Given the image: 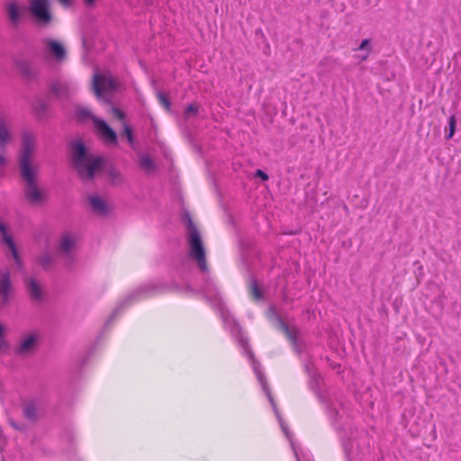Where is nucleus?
Segmentation results:
<instances>
[{"label": "nucleus", "instance_id": "4", "mask_svg": "<svg viewBox=\"0 0 461 461\" xmlns=\"http://www.w3.org/2000/svg\"><path fill=\"white\" fill-rule=\"evenodd\" d=\"M183 223L186 228V234L188 243L190 245V251L188 253V259H192L196 262L197 267L202 270V238L195 227L192 217L188 211L184 210L181 218Z\"/></svg>", "mask_w": 461, "mask_h": 461}, {"label": "nucleus", "instance_id": "22", "mask_svg": "<svg viewBox=\"0 0 461 461\" xmlns=\"http://www.w3.org/2000/svg\"><path fill=\"white\" fill-rule=\"evenodd\" d=\"M37 337L33 334L26 337L20 344V346L16 348V355H25L33 350L36 346Z\"/></svg>", "mask_w": 461, "mask_h": 461}, {"label": "nucleus", "instance_id": "39", "mask_svg": "<svg viewBox=\"0 0 461 461\" xmlns=\"http://www.w3.org/2000/svg\"><path fill=\"white\" fill-rule=\"evenodd\" d=\"M318 399V401L321 403V404H324L325 407H327V404H330L326 396L322 393V392L321 390L317 391V392H313Z\"/></svg>", "mask_w": 461, "mask_h": 461}, {"label": "nucleus", "instance_id": "24", "mask_svg": "<svg viewBox=\"0 0 461 461\" xmlns=\"http://www.w3.org/2000/svg\"><path fill=\"white\" fill-rule=\"evenodd\" d=\"M10 141L11 133L6 127L5 120L0 118V148L5 150Z\"/></svg>", "mask_w": 461, "mask_h": 461}, {"label": "nucleus", "instance_id": "38", "mask_svg": "<svg viewBox=\"0 0 461 461\" xmlns=\"http://www.w3.org/2000/svg\"><path fill=\"white\" fill-rule=\"evenodd\" d=\"M326 411L330 419H336V417L339 415V411L331 404H327Z\"/></svg>", "mask_w": 461, "mask_h": 461}, {"label": "nucleus", "instance_id": "13", "mask_svg": "<svg viewBox=\"0 0 461 461\" xmlns=\"http://www.w3.org/2000/svg\"><path fill=\"white\" fill-rule=\"evenodd\" d=\"M24 285L29 299L34 303H41L45 297V293L40 283L34 277L24 279Z\"/></svg>", "mask_w": 461, "mask_h": 461}, {"label": "nucleus", "instance_id": "26", "mask_svg": "<svg viewBox=\"0 0 461 461\" xmlns=\"http://www.w3.org/2000/svg\"><path fill=\"white\" fill-rule=\"evenodd\" d=\"M35 261L43 270L47 271L50 268L53 258L48 251H44L36 258Z\"/></svg>", "mask_w": 461, "mask_h": 461}, {"label": "nucleus", "instance_id": "10", "mask_svg": "<svg viewBox=\"0 0 461 461\" xmlns=\"http://www.w3.org/2000/svg\"><path fill=\"white\" fill-rule=\"evenodd\" d=\"M93 89L97 97H101L104 92L116 91L117 82L112 77L95 75L93 78Z\"/></svg>", "mask_w": 461, "mask_h": 461}, {"label": "nucleus", "instance_id": "14", "mask_svg": "<svg viewBox=\"0 0 461 461\" xmlns=\"http://www.w3.org/2000/svg\"><path fill=\"white\" fill-rule=\"evenodd\" d=\"M94 124L106 142L113 145L118 144V136L116 131L104 120L95 117Z\"/></svg>", "mask_w": 461, "mask_h": 461}, {"label": "nucleus", "instance_id": "2", "mask_svg": "<svg viewBox=\"0 0 461 461\" xmlns=\"http://www.w3.org/2000/svg\"><path fill=\"white\" fill-rule=\"evenodd\" d=\"M70 151L72 167L82 182L92 181L97 172L104 169L106 159L90 153L82 140L72 141Z\"/></svg>", "mask_w": 461, "mask_h": 461}, {"label": "nucleus", "instance_id": "8", "mask_svg": "<svg viewBox=\"0 0 461 461\" xmlns=\"http://www.w3.org/2000/svg\"><path fill=\"white\" fill-rule=\"evenodd\" d=\"M23 8L16 0L10 1L5 5L8 23L13 28H17L22 23L24 16Z\"/></svg>", "mask_w": 461, "mask_h": 461}, {"label": "nucleus", "instance_id": "7", "mask_svg": "<svg viewBox=\"0 0 461 461\" xmlns=\"http://www.w3.org/2000/svg\"><path fill=\"white\" fill-rule=\"evenodd\" d=\"M48 95L57 100H68L73 93L72 85L63 78H52L47 86Z\"/></svg>", "mask_w": 461, "mask_h": 461}, {"label": "nucleus", "instance_id": "49", "mask_svg": "<svg viewBox=\"0 0 461 461\" xmlns=\"http://www.w3.org/2000/svg\"><path fill=\"white\" fill-rule=\"evenodd\" d=\"M86 361H87V358L84 359V361H83V364H82V365H83V366H84V365H86Z\"/></svg>", "mask_w": 461, "mask_h": 461}, {"label": "nucleus", "instance_id": "37", "mask_svg": "<svg viewBox=\"0 0 461 461\" xmlns=\"http://www.w3.org/2000/svg\"><path fill=\"white\" fill-rule=\"evenodd\" d=\"M254 176L259 178L263 182L267 181L269 179L268 175L262 169H257L255 171Z\"/></svg>", "mask_w": 461, "mask_h": 461}, {"label": "nucleus", "instance_id": "27", "mask_svg": "<svg viewBox=\"0 0 461 461\" xmlns=\"http://www.w3.org/2000/svg\"><path fill=\"white\" fill-rule=\"evenodd\" d=\"M76 117L78 121H86L91 119L94 122V118L95 117L91 111L84 106H77L76 107Z\"/></svg>", "mask_w": 461, "mask_h": 461}, {"label": "nucleus", "instance_id": "15", "mask_svg": "<svg viewBox=\"0 0 461 461\" xmlns=\"http://www.w3.org/2000/svg\"><path fill=\"white\" fill-rule=\"evenodd\" d=\"M22 413L24 419L35 424L40 420L38 400L36 398L25 400L21 403Z\"/></svg>", "mask_w": 461, "mask_h": 461}, {"label": "nucleus", "instance_id": "12", "mask_svg": "<svg viewBox=\"0 0 461 461\" xmlns=\"http://www.w3.org/2000/svg\"><path fill=\"white\" fill-rule=\"evenodd\" d=\"M0 242L5 244L10 249L12 256L16 263V266L20 268L23 267V260L19 255L15 242L13 237L8 232V227L6 224L0 221Z\"/></svg>", "mask_w": 461, "mask_h": 461}, {"label": "nucleus", "instance_id": "28", "mask_svg": "<svg viewBox=\"0 0 461 461\" xmlns=\"http://www.w3.org/2000/svg\"><path fill=\"white\" fill-rule=\"evenodd\" d=\"M140 167L147 172L155 170L156 165L149 155H143L140 158Z\"/></svg>", "mask_w": 461, "mask_h": 461}, {"label": "nucleus", "instance_id": "34", "mask_svg": "<svg viewBox=\"0 0 461 461\" xmlns=\"http://www.w3.org/2000/svg\"><path fill=\"white\" fill-rule=\"evenodd\" d=\"M8 423L13 429H14L17 431L23 433H25L27 431L28 427L24 423H18L14 419H9Z\"/></svg>", "mask_w": 461, "mask_h": 461}, {"label": "nucleus", "instance_id": "18", "mask_svg": "<svg viewBox=\"0 0 461 461\" xmlns=\"http://www.w3.org/2000/svg\"><path fill=\"white\" fill-rule=\"evenodd\" d=\"M267 317L272 323V325L281 332L288 331V329L291 328L283 318L277 312L276 308L274 305H269L267 311Z\"/></svg>", "mask_w": 461, "mask_h": 461}, {"label": "nucleus", "instance_id": "44", "mask_svg": "<svg viewBox=\"0 0 461 461\" xmlns=\"http://www.w3.org/2000/svg\"><path fill=\"white\" fill-rule=\"evenodd\" d=\"M59 2L63 5V6H70L73 3V0H59Z\"/></svg>", "mask_w": 461, "mask_h": 461}, {"label": "nucleus", "instance_id": "9", "mask_svg": "<svg viewBox=\"0 0 461 461\" xmlns=\"http://www.w3.org/2000/svg\"><path fill=\"white\" fill-rule=\"evenodd\" d=\"M198 113V106L193 104H188V106L185 108V120L187 122L186 128L184 130V136L188 140V142L192 145L194 150H196L198 153L202 152L200 145L196 142L195 137H196V131H194L189 125V119L193 116L197 114Z\"/></svg>", "mask_w": 461, "mask_h": 461}, {"label": "nucleus", "instance_id": "40", "mask_svg": "<svg viewBox=\"0 0 461 461\" xmlns=\"http://www.w3.org/2000/svg\"><path fill=\"white\" fill-rule=\"evenodd\" d=\"M370 40L369 39H364L360 45L358 46L357 50H367V52H370Z\"/></svg>", "mask_w": 461, "mask_h": 461}, {"label": "nucleus", "instance_id": "48", "mask_svg": "<svg viewBox=\"0 0 461 461\" xmlns=\"http://www.w3.org/2000/svg\"><path fill=\"white\" fill-rule=\"evenodd\" d=\"M367 56H368V53H367V54H366L365 56H363L362 60L366 59H367Z\"/></svg>", "mask_w": 461, "mask_h": 461}, {"label": "nucleus", "instance_id": "19", "mask_svg": "<svg viewBox=\"0 0 461 461\" xmlns=\"http://www.w3.org/2000/svg\"><path fill=\"white\" fill-rule=\"evenodd\" d=\"M49 104L45 100L38 97L32 104V111L38 121H44L48 118Z\"/></svg>", "mask_w": 461, "mask_h": 461}, {"label": "nucleus", "instance_id": "33", "mask_svg": "<svg viewBox=\"0 0 461 461\" xmlns=\"http://www.w3.org/2000/svg\"><path fill=\"white\" fill-rule=\"evenodd\" d=\"M157 96L160 104L163 105L167 111H170L171 102L167 95L164 93L158 92Z\"/></svg>", "mask_w": 461, "mask_h": 461}, {"label": "nucleus", "instance_id": "42", "mask_svg": "<svg viewBox=\"0 0 461 461\" xmlns=\"http://www.w3.org/2000/svg\"><path fill=\"white\" fill-rule=\"evenodd\" d=\"M8 348V343L5 341L4 337L0 338V349L5 350Z\"/></svg>", "mask_w": 461, "mask_h": 461}, {"label": "nucleus", "instance_id": "1", "mask_svg": "<svg viewBox=\"0 0 461 461\" xmlns=\"http://www.w3.org/2000/svg\"><path fill=\"white\" fill-rule=\"evenodd\" d=\"M34 136L25 132L22 137V150L19 158V171L21 178L25 182L24 195L32 204L43 202L47 195L37 185V172L31 163L33 151Z\"/></svg>", "mask_w": 461, "mask_h": 461}, {"label": "nucleus", "instance_id": "47", "mask_svg": "<svg viewBox=\"0 0 461 461\" xmlns=\"http://www.w3.org/2000/svg\"><path fill=\"white\" fill-rule=\"evenodd\" d=\"M104 102H105L106 104H112V102H111V100H110V99H105V100H104Z\"/></svg>", "mask_w": 461, "mask_h": 461}, {"label": "nucleus", "instance_id": "51", "mask_svg": "<svg viewBox=\"0 0 461 461\" xmlns=\"http://www.w3.org/2000/svg\"><path fill=\"white\" fill-rule=\"evenodd\" d=\"M258 380H260L262 382V378H261V375L258 376Z\"/></svg>", "mask_w": 461, "mask_h": 461}, {"label": "nucleus", "instance_id": "30", "mask_svg": "<svg viewBox=\"0 0 461 461\" xmlns=\"http://www.w3.org/2000/svg\"><path fill=\"white\" fill-rule=\"evenodd\" d=\"M177 291L186 296H196L199 290H195L190 284H185L183 286H177Z\"/></svg>", "mask_w": 461, "mask_h": 461}, {"label": "nucleus", "instance_id": "21", "mask_svg": "<svg viewBox=\"0 0 461 461\" xmlns=\"http://www.w3.org/2000/svg\"><path fill=\"white\" fill-rule=\"evenodd\" d=\"M89 203L92 211L100 215H106L109 213V207L105 201L98 195H91L89 197Z\"/></svg>", "mask_w": 461, "mask_h": 461}, {"label": "nucleus", "instance_id": "36", "mask_svg": "<svg viewBox=\"0 0 461 461\" xmlns=\"http://www.w3.org/2000/svg\"><path fill=\"white\" fill-rule=\"evenodd\" d=\"M112 111L114 116H116L120 121H123L126 117L125 113L120 108L112 104Z\"/></svg>", "mask_w": 461, "mask_h": 461}, {"label": "nucleus", "instance_id": "3", "mask_svg": "<svg viewBox=\"0 0 461 461\" xmlns=\"http://www.w3.org/2000/svg\"><path fill=\"white\" fill-rule=\"evenodd\" d=\"M203 297L211 304L212 309L220 315L222 321L230 324V330L237 338L240 345L247 348L249 347V339L243 336L242 329L239 322L233 319L226 308L222 298L221 297L214 283L206 277L208 266L205 259V251L203 250Z\"/></svg>", "mask_w": 461, "mask_h": 461}, {"label": "nucleus", "instance_id": "23", "mask_svg": "<svg viewBox=\"0 0 461 461\" xmlns=\"http://www.w3.org/2000/svg\"><path fill=\"white\" fill-rule=\"evenodd\" d=\"M249 292L254 301H264V292L260 289L257 279L253 276H251L249 280Z\"/></svg>", "mask_w": 461, "mask_h": 461}, {"label": "nucleus", "instance_id": "35", "mask_svg": "<svg viewBox=\"0 0 461 461\" xmlns=\"http://www.w3.org/2000/svg\"><path fill=\"white\" fill-rule=\"evenodd\" d=\"M107 175L113 182L121 178V172L113 167L107 170Z\"/></svg>", "mask_w": 461, "mask_h": 461}, {"label": "nucleus", "instance_id": "43", "mask_svg": "<svg viewBox=\"0 0 461 461\" xmlns=\"http://www.w3.org/2000/svg\"><path fill=\"white\" fill-rule=\"evenodd\" d=\"M7 160L4 154H0V167H5L6 166Z\"/></svg>", "mask_w": 461, "mask_h": 461}, {"label": "nucleus", "instance_id": "17", "mask_svg": "<svg viewBox=\"0 0 461 461\" xmlns=\"http://www.w3.org/2000/svg\"><path fill=\"white\" fill-rule=\"evenodd\" d=\"M16 68L21 77L28 82H37L40 79V72L34 68L32 63L26 59H19L16 61Z\"/></svg>", "mask_w": 461, "mask_h": 461}, {"label": "nucleus", "instance_id": "20", "mask_svg": "<svg viewBox=\"0 0 461 461\" xmlns=\"http://www.w3.org/2000/svg\"><path fill=\"white\" fill-rule=\"evenodd\" d=\"M283 333L289 340L294 350L296 353L301 354L303 351V348L301 347V342L298 339L299 335L301 334L299 328L297 326L294 325L288 329V331H285Z\"/></svg>", "mask_w": 461, "mask_h": 461}, {"label": "nucleus", "instance_id": "45", "mask_svg": "<svg viewBox=\"0 0 461 461\" xmlns=\"http://www.w3.org/2000/svg\"><path fill=\"white\" fill-rule=\"evenodd\" d=\"M85 3L87 6H92L95 5V0H85Z\"/></svg>", "mask_w": 461, "mask_h": 461}, {"label": "nucleus", "instance_id": "41", "mask_svg": "<svg viewBox=\"0 0 461 461\" xmlns=\"http://www.w3.org/2000/svg\"><path fill=\"white\" fill-rule=\"evenodd\" d=\"M304 371L308 374L310 376L313 372H316L314 370L313 365L312 363H306L304 365Z\"/></svg>", "mask_w": 461, "mask_h": 461}, {"label": "nucleus", "instance_id": "11", "mask_svg": "<svg viewBox=\"0 0 461 461\" xmlns=\"http://www.w3.org/2000/svg\"><path fill=\"white\" fill-rule=\"evenodd\" d=\"M46 50L56 62L62 63L67 59V50L65 46L59 41L46 38L43 40Z\"/></svg>", "mask_w": 461, "mask_h": 461}, {"label": "nucleus", "instance_id": "46", "mask_svg": "<svg viewBox=\"0 0 461 461\" xmlns=\"http://www.w3.org/2000/svg\"><path fill=\"white\" fill-rule=\"evenodd\" d=\"M4 337V327L0 324V338Z\"/></svg>", "mask_w": 461, "mask_h": 461}, {"label": "nucleus", "instance_id": "31", "mask_svg": "<svg viewBox=\"0 0 461 461\" xmlns=\"http://www.w3.org/2000/svg\"><path fill=\"white\" fill-rule=\"evenodd\" d=\"M122 137H125L129 142V144L133 147L134 144H135V141H134V137H133V132H132V129L131 128V126H129L128 124H124L123 125V131L122 132Z\"/></svg>", "mask_w": 461, "mask_h": 461}, {"label": "nucleus", "instance_id": "6", "mask_svg": "<svg viewBox=\"0 0 461 461\" xmlns=\"http://www.w3.org/2000/svg\"><path fill=\"white\" fill-rule=\"evenodd\" d=\"M28 11L39 27L47 28L54 21L49 0H29Z\"/></svg>", "mask_w": 461, "mask_h": 461}, {"label": "nucleus", "instance_id": "16", "mask_svg": "<svg viewBox=\"0 0 461 461\" xmlns=\"http://www.w3.org/2000/svg\"><path fill=\"white\" fill-rule=\"evenodd\" d=\"M13 290V285L9 271L0 275V309L10 303V295Z\"/></svg>", "mask_w": 461, "mask_h": 461}, {"label": "nucleus", "instance_id": "25", "mask_svg": "<svg viewBox=\"0 0 461 461\" xmlns=\"http://www.w3.org/2000/svg\"><path fill=\"white\" fill-rule=\"evenodd\" d=\"M75 245L74 240L69 234L64 235L60 240L59 250L64 255H68Z\"/></svg>", "mask_w": 461, "mask_h": 461}, {"label": "nucleus", "instance_id": "32", "mask_svg": "<svg viewBox=\"0 0 461 461\" xmlns=\"http://www.w3.org/2000/svg\"><path fill=\"white\" fill-rule=\"evenodd\" d=\"M456 128V116L453 114L448 118V133L446 134L445 138L447 140H450L455 132Z\"/></svg>", "mask_w": 461, "mask_h": 461}, {"label": "nucleus", "instance_id": "50", "mask_svg": "<svg viewBox=\"0 0 461 461\" xmlns=\"http://www.w3.org/2000/svg\"><path fill=\"white\" fill-rule=\"evenodd\" d=\"M268 397H269V400L272 402L273 399H272V396L268 393Z\"/></svg>", "mask_w": 461, "mask_h": 461}, {"label": "nucleus", "instance_id": "5", "mask_svg": "<svg viewBox=\"0 0 461 461\" xmlns=\"http://www.w3.org/2000/svg\"><path fill=\"white\" fill-rule=\"evenodd\" d=\"M162 289L163 287L161 285L152 284L145 285L137 288L135 291L130 294L122 302H121L113 311V312L111 313V315L106 320L104 325V330L108 329L114 321V319L132 303L137 302L142 298L148 297L157 292H160L162 291Z\"/></svg>", "mask_w": 461, "mask_h": 461}, {"label": "nucleus", "instance_id": "29", "mask_svg": "<svg viewBox=\"0 0 461 461\" xmlns=\"http://www.w3.org/2000/svg\"><path fill=\"white\" fill-rule=\"evenodd\" d=\"M321 380V377L320 374L318 372H313L309 376V382H308L309 388L312 392H317V391L321 390V388H320Z\"/></svg>", "mask_w": 461, "mask_h": 461}]
</instances>
